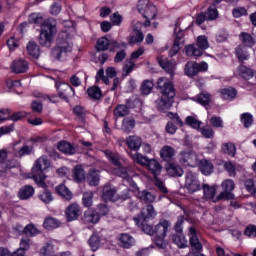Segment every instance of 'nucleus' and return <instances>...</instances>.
I'll use <instances>...</instances> for the list:
<instances>
[{
	"instance_id": "obj_26",
	"label": "nucleus",
	"mask_w": 256,
	"mask_h": 256,
	"mask_svg": "<svg viewBox=\"0 0 256 256\" xmlns=\"http://www.w3.org/2000/svg\"><path fill=\"white\" fill-rule=\"evenodd\" d=\"M160 157L163 159V161H171V159L175 157V148L171 146H164L160 150Z\"/></svg>"
},
{
	"instance_id": "obj_51",
	"label": "nucleus",
	"mask_w": 256,
	"mask_h": 256,
	"mask_svg": "<svg viewBox=\"0 0 256 256\" xmlns=\"http://www.w3.org/2000/svg\"><path fill=\"white\" fill-rule=\"evenodd\" d=\"M152 91H153V82L149 80H145L141 86L142 95H149V93H151Z\"/></svg>"
},
{
	"instance_id": "obj_23",
	"label": "nucleus",
	"mask_w": 256,
	"mask_h": 256,
	"mask_svg": "<svg viewBox=\"0 0 256 256\" xmlns=\"http://www.w3.org/2000/svg\"><path fill=\"white\" fill-rule=\"evenodd\" d=\"M26 49L30 57H33L34 59H39L41 55V49L39 48V45L35 43V41H30L27 44Z\"/></svg>"
},
{
	"instance_id": "obj_16",
	"label": "nucleus",
	"mask_w": 256,
	"mask_h": 256,
	"mask_svg": "<svg viewBox=\"0 0 256 256\" xmlns=\"http://www.w3.org/2000/svg\"><path fill=\"white\" fill-rule=\"evenodd\" d=\"M170 223L167 220H161L155 227L154 233L156 237H167V232L169 231Z\"/></svg>"
},
{
	"instance_id": "obj_56",
	"label": "nucleus",
	"mask_w": 256,
	"mask_h": 256,
	"mask_svg": "<svg viewBox=\"0 0 256 256\" xmlns=\"http://www.w3.org/2000/svg\"><path fill=\"white\" fill-rule=\"evenodd\" d=\"M39 199L46 204L51 203L53 201V194L49 190H44L41 194H39Z\"/></svg>"
},
{
	"instance_id": "obj_46",
	"label": "nucleus",
	"mask_w": 256,
	"mask_h": 256,
	"mask_svg": "<svg viewBox=\"0 0 256 256\" xmlns=\"http://www.w3.org/2000/svg\"><path fill=\"white\" fill-rule=\"evenodd\" d=\"M202 189L204 191V197L206 199H213L215 197V187L209 186V184H203Z\"/></svg>"
},
{
	"instance_id": "obj_7",
	"label": "nucleus",
	"mask_w": 256,
	"mask_h": 256,
	"mask_svg": "<svg viewBox=\"0 0 256 256\" xmlns=\"http://www.w3.org/2000/svg\"><path fill=\"white\" fill-rule=\"evenodd\" d=\"M222 188L224 189V191L213 200L214 203H217L218 201H222V199L224 201H229L235 197V195L231 193V191L235 189V182H233V180L224 181L222 183Z\"/></svg>"
},
{
	"instance_id": "obj_21",
	"label": "nucleus",
	"mask_w": 256,
	"mask_h": 256,
	"mask_svg": "<svg viewBox=\"0 0 256 256\" xmlns=\"http://www.w3.org/2000/svg\"><path fill=\"white\" fill-rule=\"evenodd\" d=\"M99 213L93 209H88L84 212V221L85 223H99Z\"/></svg>"
},
{
	"instance_id": "obj_38",
	"label": "nucleus",
	"mask_w": 256,
	"mask_h": 256,
	"mask_svg": "<svg viewBox=\"0 0 256 256\" xmlns=\"http://www.w3.org/2000/svg\"><path fill=\"white\" fill-rule=\"evenodd\" d=\"M88 183L89 185L93 187H97L99 185V181L101 179V176H99V171L97 170H92L89 175H88Z\"/></svg>"
},
{
	"instance_id": "obj_25",
	"label": "nucleus",
	"mask_w": 256,
	"mask_h": 256,
	"mask_svg": "<svg viewBox=\"0 0 256 256\" xmlns=\"http://www.w3.org/2000/svg\"><path fill=\"white\" fill-rule=\"evenodd\" d=\"M148 169L151 171V173L154 175V178H157L158 175H161V171L163 167H161V164L155 159H150L147 164Z\"/></svg>"
},
{
	"instance_id": "obj_6",
	"label": "nucleus",
	"mask_w": 256,
	"mask_h": 256,
	"mask_svg": "<svg viewBox=\"0 0 256 256\" xmlns=\"http://www.w3.org/2000/svg\"><path fill=\"white\" fill-rule=\"evenodd\" d=\"M158 89L162 97H167L168 99L175 98V87L167 78L158 79Z\"/></svg>"
},
{
	"instance_id": "obj_45",
	"label": "nucleus",
	"mask_w": 256,
	"mask_h": 256,
	"mask_svg": "<svg viewBox=\"0 0 256 256\" xmlns=\"http://www.w3.org/2000/svg\"><path fill=\"white\" fill-rule=\"evenodd\" d=\"M88 97L97 101V99H101V88L94 86L87 89Z\"/></svg>"
},
{
	"instance_id": "obj_30",
	"label": "nucleus",
	"mask_w": 256,
	"mask_h": 256,
	"mask_svg": "<svg viewBox=\"0 0 256 256\" xmlns=\"http://www.w3.org/2000/svg\"><path fill=\"white\" fill-rule=\"evenodd\" d=\"M130 157L133 159L134 163H138V165H148L151 160L139 152H135L134 154L130 152Z\"/></svg>"
},
{
	"instance_id": "obj_58",
	"label": "nucleus",
	"mask_w": 256,
	"mask_h": 256,
	"mask_svg": "<svg viewBox=\"0 0 256 256\" xmlns=\"http://www.w3.org/2000/svg\"><path fill=\"white\" fill-rule=\"evenodd\" d=\"M143 39H145L143 32L137 31L134 36L130 37L129 43L130 45H135V43H143Z\"/></svg>"
},
{
	"instance_id": "obj_50",
	"label": "nucleus",
	"mask_w": 256,
	"mask_h": 256,
	"mask_svg": "<svg viewBox=\"0 0 256 256\" xmlns=\"http://www.w3.org/2000/svg\"><path fill=\"white\" fill-rule=\"evenodd\" d=\"M88 243L92 251H97V249H99V245H101V239L99 236L93 234L88 240Z\"/></svg>"
},
{
	"instance_id": "obj_36",
	"label": "nucleus",
	"mask_w": 256,
	"mask_h": 256,
	"mask_svg": "<svg viewBox=\"0 0 256 256\" xmlns=\"http://www.w3.org/2000/svg\"><path fill=\"white\" fill-rule=\"evenodd\" d=\"M73 177H74L75 181H77L78 183L85 181V169H83L82 165H77L74 168Z\"/></svg>"
},
{
	"instance_id": "obj_33",
	"label": "nucleus",
	"mask_w": 256,
	"mask_h": 256,
	"mask_svg": "<svg viewBox=\"0 0 256 256\" xmlns=\"http://www.w3.org/2000/svg\"><path fill=\"white\" fill-rule=\"evenodd\" d=\"M35 194V189L32 186L26 185L19 191L20 199H29Z\"/></svg>"
},
{
	"instance_id": "obj_13",
	"label": "nucleus",
	"mask_w": 256,
	"mask_h": 256,
	"mask_svg": "<svg viewBox=\"0 0 256 256\" xmlns=\"http://www.w3.org/2000/svg\"><path fill=\"white\" fill-rule=\"evenodd\" d=\"M10 69L12 73L16 74L27 73V71L29 70V62L24 59L15 60L12 62Z\"/></svg>"
},
{
	"instance_id": "obj_15",
	"label": "nucleus",
	"mask_w": 256,
	"mask_h": 256,
	"mask_svg": "<svg viewBox=\"0 0 256 256\" xmlns=\"http://www.w3.org/2000/svg\"><path fill=\"white\" fill-rule=\"evenodd\" d=\"M79 215H81V210L79 209V205L71 204L66 209V219L68 222L77 221L79 219Z\"/></svg>"
},
{
	"instance_id": "obj_60",
	"label": "nucleus",
	"mask_w": 256,
	"mask_h": 256,
	"mask_svg": "<svg viewBox=\"0 0 256 256\" xmlns=\"http://www.w3.org/2000/svg\"><path fill=\"white\" fill-rule=\"evenodd\" d=\"M195 45H197L200 49H203L204 51L205 49H209V41L205 36H199L197 38V44Z\"/></svg>"
},
{
	"instance_id": "obj_14",
	"label": "nucleus",
	"mask_w": 256,
	"mask_h": 256,
	"mask_svg": "<svg viewBox=\"0 0 256 256\" xmlns=\"http://www.w3.org/2000/svg\"><path fill=\"white\" fill-rule=\"evenodd\" d=\"M158 63L160 65V67H162V69H164V71H166V73H168L169 75H171V77H173L174 73H175V60H168L167 58H158Z\"/></svg>"
},
{
	"instance_id": "obj_17",
	"label": "nucleus",
	"mask_w": 256,
	"mask_h": 256,
	"mask_svg": "<svg viewBox=\"0 0 256 256\" xmlns=\"http://www.w3.org/2000/svg\"><path fill=\"white\" fill-rule=\"evenodd\" d=\"M189 233L191 235L190 237V247L194 251H202L203 250V245L199 241V238L197 237V231L195 230L194 227L189 228Z\"/></svg>"
},
{
	"instance_id": "obj_54",
	"label": "nucleus",
	"mask_w": 256,
	"mask_h": 256,
	"mask_svg": "<svg viewBox=\"0 0 256 256\" xmlns=\"http://www.w3.org/2000/svg\"><path fill=\"white\" fill-rule=\"evenodd\" d=\"M197 102L200 103V105H209V103H211V95L202 92L198 95Z\"/></svg>"
},
{
	"instance_id": "obj_40",
	"label": "nucleus",
	"mask_w": 256,
	"mask_h": 256,
	"mask_svg": "<svg viewBox=\"0 0 256 256\" xmlns=\"http://www.w3.org/2000/svg\"><path fill=\"white\" fill-rule=\"evenodd\" d=\"M113 174L117 177H121L122 179H129V170L127 169V167L123 166V164L114 168Z\"/></svg>"
},
{
	"instance_id": "obj_57",
	"label": "nucleus",
	"mask_w": 256,
	"mask_h": 256,
	"mask_svg": "<svg viewBox=\"0 0 256 256\" xmlns=\"http://www.w3.org/2000/svg\"><path fill=\"white\" fill-rule=\"evenodd\" d=\"M133 69H135V62H133L132 60H128L127 63L123 67L122 75L124 77H127L128 75H130L132 73Z\"/></svg>"
},
{
	"instance_id": "obj_37",
	"label": "nucleus",
	"mask_w": 256,
	"mask_h": 256,
	"mask_svg": "<svg viewBox=\"0 0 256 256\" xmlns=\"http://www.w3.org/2000/svg\"><path fill=\"white\" fill-rule=\"evenodd\" d=\"M44 227L45 229H48V231H51V229H57L61 225V222L59 220L53 218V217H47L44 220Z\"/></svg>"
},
{
	"instance_id": "obj_19",
	"label": "nucleus",
	"mask_w": 256,
	"mask_h": 256,
	"mask_svg": "<svg viewBox=\"0 0 256 256\" xmlns=\"http://www.w3.org/2000/svg\"><path fill=\"white\" fill-rule=\"evenodd\" d=\"M126 143L129 149H132V151H139L141 145L143 144V140H141V137L139 136H129L126 139Z\"/></svg>"
},
{
	"instance_id": "obj_64",
	"label": "nucleus",
	"mask_w": 256,
	"mask_h": 256,
	"mask_svg": "<svg viewBox=\"0 0 256 256\" xmlns=\"http://www.w3.org/2000/svg\"><path fill=\"white\" fill-rule=\"evenodd\" d=\"M244 233H245L246 237L255 238L256 237V226L249 225L248 227H246Z\"/></svg>"
},
{
	"instance_id": "obj_28",
	"label": "nucleus",
	"mask_w": 256,
	"mask_h": 256,
	"mask_svg": "<svg viewBox=\"0 0 256 256\" xmlns=\"http://www.w3.org/2000/svg\"><path fill=\"white\" fill-rule=\"evenodd\" d=\"M187 57H201L203 55V49L198 47L196 44L185 47Z\"/></svg>"
},
{
	"instance_id": "obj_27",
	"label": "nucleus",
	"mask_w": 256,
	"mask_h": 256,
	"mask_svg": "<svg viewBox=\"0 0 256 256\" xmlns=\"http://www.w3.org/2000/svg\"><path fill=\"white\" fill-rule=\"evenodd\" d=\"M136 197L137 199H139V201H142L143 203H153V201H155V195L147 190L138 191Z\"/></svg>"
},
{
	"instance_id": "obj_43",
	"label": "nucleus",
	"mask_w": 256,
	"mask_h": 256,
	"mask_svg": "<svg viewBox=\"0 0 256 256\" xmlns=\"http://www.w3.org/2000/svg\"><path fill=\"white\" fill-rule=\"evenodd\" d=\"M222 151L225 155H229L230 157H234L237 153V148L233 143H224L222 145Z\"/></svg>"
},
{
	"instance_id": "obj_8",
	"label": "nucleus",
	"mask_w": 256,
	"mask_h": 256,
	"mask_svg": "<svg viewBox=\"0 0 256 256\" xmlns=\"http://www.w3.org/2000/svg\"><path fill=\"white\" fill-rule=\"evenodd\" d=\"M184 187L190 193H197V191H201V182H199V179H197V175H195V173H186Z\"/></svg>"
},
{
	"instance_id": "obj_3",
	"label": "nucleus",
	"mask_w": 256,
	"mask_h": 256,
	"mask_svg": "<svg viewBox=\"0 0 256 256\" xmlns=\"http://www.w3.org/2000/svg\"><path fill=\"white\" fill-rule=\"evenodd\" d=\"M102 197L104 201H127L129 199V190L126 189L122 194L117 193V189L105 186Z\"/></svg>"
},
{
	"instance_id": "obj_20",
	"label": "nucleus",
	"mask_w": 256,
	"mask_h": 256,
	"mask_svg": "<svg viewBox=\"0 0 256 256\" xmlns=\"http://www.w3.org/2000/svg\"><path fill=\"white\" fill-rule=\"evenodd\" d=\"M120 247L131 249L135 245V238L129 234H121L119 237Z\"/></svg>"
},
{
	"instance_id": "obj_53",
	"label": "nucleus",
	"mask_w": 256,
	"mask_h": 256,
	"mask_svg": "<svg viewBox=\"0 0 256 256\" xmlns=\"http://www.w3.org/2000/svg\"><path fill=\"white\" fill-rule=\"evenodd\" d=\"M241 122L246 129H249L250 125H253V115L250 113H244L241 115Z\"/></svg>"
},
{
	"instance_id": "obj_4",
	"label": "nucleus",
	"mask_w": 256,
	"mask_h": 256,
	"mask_svg": "<svg viewBox=\"0 0 256 256\" xmlns=\"http://www.w3.org/2000/svg\"><path fill=\"white\" fill-rule=\"evenodd\" d=\"M137 9L144 19H155L157 17V7L149 0H139Z\"/></svg>"
},
{
	"instance_id": "obj_61",
	"label": "nucleus",
	"mask_w": 256,
	"mask_h": 256,
	"mask_svg": "<svg viewBox=\"0 0 256 256\" xmlns=\"http://www.w3.org/2000/svg\"><path fill=\"white\" fill-rule=\"evenodd\" d=\"M200 133L206 139H213V137L215 136V132L213 131V128H200Z\"/></svg>"
},
{
	"instance_id": "obj_49",
	"label": "nucleus",
	"mask_w": 256,
	"mask_h": 256,
	"mask_svg": "<svg viewBox=\"0 0 256 256\" xmlns=\"http://www.w3.org/2000/svg\"><path fill=\"white\" fill-rule=\"evenodd\" d=\"M129 114V109L127 106L120 104L114 109L115 117H125Z\"/></svg>"
},
{
	"instance_id": "obj_42",
	"label": "nucleus",
	"mask_w": 256,
	"mask_h": 256,
	"mask_svg": "<svg viewBox=\"0 0 256 256\" xmlns=\"http://www.w3.org/2000/svg\"><path fill=\"white\" fill-rule=\"evenodd\" d=\"M200 170L203 175H211V173H213V164L207 160H202Z\"/></svg>"
},
{
	"instance_id": "obj_29",
	"label": "nucleus",
	"mask_w": 256,
	"mask_h": 256,
	"mask_svg": "<svg viewBox=\"0 0 256 256\" xmlns=\"http://www.w3.org/2000/svg\"><path fill=\"white\" fill-rule=\"evenodd\" d=\"M239 39L243 43L244 47H253L255 45V39H253V36L247 32H242L239 35Z\"/></svg>"
},
{
	"instance_id": "obj_10",
	"label": "nucleus",
	"mask_w": 256,
	"mask_h": 256,
	"mask_svg": "<svg viewBox=\"0 0 256 256\" xmlns=\"http://www.w3.org/2000/svg\"><path fill=\"white\" fill-rule=\"evenodd\" d=\"M179 162L184 167H195L197 163H199V159L197 158V154L193 151H182L179 154Z\"/></svg>"
},
{
	"instance_id": "obj_12",
	"label": "nucleus",
	"mask_w": 256,
	"mask_h": 256,
	"mask_svg": "<svg viewBox=\"0 0 256 256\" xmlns=\"http://www.w3.org/2000/svg\"><path fill=\"white\" fill-rule=\"evenodd\" d=\"M63 53H65V41L63 40V35L59 34L57 45L51 50V56L53 59H56V61H59L61 57H63Z\"/></svg>"
},
{
	"instance_id": "obj_24",
	"label": "nucleus",
	"mask_w": 256,
	"mask_h": 256,
	"mask_svg": "<svg viewBox=\"0 0 256 256\" xmlns=\"http://www.w3.org/2000/svg\"><path fill=\"white\" fill-rule=\"evenodd\" d=\"M166 171L170 177H183V168L178 164H168Z\"/></svg>"
},
{
	"instance_id": "obj_59",
	"label": "nucleus",
	"mask_w": 256,
	"mask_h": 256,
	"mask_svg": "<svg viewBox=\"0 0 256 256\" xmlns=\"http://www.w3.org/2000/svg\"><path fill=\"white\" fill-rule=\"evenodd\" d=\"M95 79L96 83H99L102 80L105 85H109V78L105 76V70H103V68L98 70Z\"/></svg>"
},
{
	"instance_id": "obj_18",
	"label": "nucleus",
	"mask_w": 256,
	"mask_h": 256,
	"mask_svg": "<svg viewBox=\"0 0 256 256\" xmlns=\"http://www.w3.org/2000/svg\"><path fill=\"white\" fill-rule=\"evenodd\" d=\"M155 105L158 111H167V109H171L173 105V98L161 96L158 100L155 101Z\"/></svg>"
},
{
	"instance_id": "obj_44",
	"label": "nucleus",
	"mask_w": 256,
	"mask_h": 256,
	"mask_svg": "<svg viewBox=\"0 0 256 256\" xmlns=\"http://www.w3.org/2000/svg\"><path fill=\"white\" fill-rule=\"evenodd\" d=\"M93 191H87L83 193L82 205L84 207H91L93 205Z\"/></svg>"
},
{
	"instance_id": "obj_1",
	"label": "nucleus",
	"mask_w": 256,
	"mask_h": 256,
	"mask_svg": "<svg viewBox=\"0 0 256 256\" xmlns=\"http://www.w3.org/2000/svg\"><path fill=\"white\" fill-rule=\"evenodd\" d=\"M57 33V21L53 18L44 20L42 30L39 35V43L41 47H51L53 37Z\"/></svg>"
},
{
	"instance_id": "obj_63",
	"label": "nucleus",
	"mask_w": 256,
	"mask_h": 256,
	"mask_svg": "<svg viewBox=\"0 0 256 256\" xmlns=\"http://www.w3.org/2000/svg\"><path fill=\"white\" fill-rule=\"evenodd\" d=\"M233 17H236V19H239V17H243V15H247V9L243 7H238L233 9L232 11Z\"/></svg>"
},
{
	"instance_id": "obj_47",
	"label": "nucleus",
	"mask_w": 256,
	"mask_h": 256,
	"mask_svg": "<svg viewBox=\"0 0 256 256\" xmlns=\"http://www.w3.org/2000/svg\"><path fill=\"white\" fill-rule=\"evenodd\" d=\"M245 189L248 193H251L253 197H256V181L253 179H247L244 182Z\"/></svg>"
},
{
	"instance_id": "obj_2",
	"label": "nucleus",
	"mask_w": 256,
	"mask_h": 256,
	"mask_svg": "<svg viewBox=\"0 0 256 256\" xmlns=\"http://www.w3.org/2000/svg\"><path fill=\"white\" fill-rule=\"evenodd\" d=\"M50 166L51 162H49L47 156H42L35 162L34 167L32 168V179L35 183L45 187V174H43V171L49 169Z\"/></svg>"
},
{
	"instance_id": "obj_5",
	"label": "nucleus",
	"mask_w": 256,
	"mask_h": 256,
	"mask_svg": "<svg viewBox=\"0 0 256 256\" xmlns=\"http://www.w3.org/2000/svg\"><path fill=\"white\" fill-rule=\"evenodd\" d=\"M207 69H209V65L207 64V62L197 63V62L190 61L186 63L184 68V73L188 77H195L197 73L207 71Z\"/></svg>"
},
{
	"instance_id": "obj_62",
	"label": "nucleus",
	"mask_w": 256,
	"mask_h": 256,
	"mask_svg": "<svg viewBox=\"0 0 256 256\" xmlns=\"http://www.w3.org/2000/svg\"><path fill=\"white\" fill-rule=\"evenodd\" d=\"M20 249H22L24 252L29 251L31 249V239L29 238H22L20 241Z\"/></svg>"
},
{
	"instance_id": "obj_34",
	"label": "nucleus",
	"mask_w": 256,
	"mask_h": 256,
	"mask_svg": "<svg viewBox=\"0 0 256 256\" xmlns=\"http://www.w3.org/2000/svg\"><path fill=\"white\" fill-rule=\"evenodd\" d=\"M135 129V119L133 118H124L122 121V131L125 133H131Z\"/></svg>"
},
{
	"instance_id": "obj_11",
	"label": "nucleus",
	"mask_w": 256,
	"mask_h": 256,
	"mask_svg": "<svg viewBox=\"0 0 256 256\" xmlns=\"http://www.w3.org/2000/svg\"><path fill=\"white\" fill-rule=\"evenodd\" d=\"M157 216V211L153 205L148 204L144 208H142L139 218H135L134 221L136 225H139V221H149V219H153Z\"/></svg>"
},
{
	"instance_id": "obj_55",
	"label": "nucleus",
	"mask_w": 256,
	"mask_h": 256,
	"mask_svg": "<svg viewBox=\"0 0 256 256\" xmlns=\"http://www.w3.org/2000/svg\"><path fill=\"white\" fill-rule=\"evenodd\" d=\"M141 230L146 233V235H155V230L153 229V226L147 224V221H139Z\"/></svg>"
},
{
	"instance_id": "obj_22",
	"label": "nucleus",
	"mask_w": 256,
	"mask_h": 256,
	"mask_svg": "<svg viewBox=\"0 0 256 256\" xmlns=\"http://www.w3.org/2000/svg\"><path fill=\"white\" fill-rule=\"evenodd\" d=\"M172 241L177 245L179 249H185L189 247L187 244V239H185V235L183 233H175L172 235Z\"/></svg>"
},
{
	"instance_id": "obj_52",
	"label": "nucleus",
	"mask_w": 256,
	"mask_h": 256,
	"mask_svg": "<svg viewBox=\"0 0 256 256\" xmlns=\"http://www.w3.org/2000/svg\"><path fill=\"white\" fill-rule=\"evenodd\" d=\"M186 125H189L192 129H201V121L197 120V118L193 116H188L186 118Z\"/></svg>"
},
{
	"instance_id": "obj_32",
	"label": "nucleus",
	"mask_w": 256,
	"mask_h": 256,
	"mask_svg": "<svg viewBox=\"0 0 256 256\" xmlns=\"http://www.w3.org/2000/svg\"><path fill=\"white\" fill-rule=\"evenodd\" d=\"M105 155L109 159V161L112 162V165H115L116 167H121V155L113 153L109 150H106Z\"/></svg>"
},
{
	"instance_id": "obj_41",
	"label": "nucleus",
	"mask_w": 256,
	"mask_h": 256,
	"mask_svg": "<svg viewBox=\"0 0 256 256\" xmlns=\"http://www.w3.org/2000/svg\"><path fill=\"white\" fill-rule=\"evenodd\" d=\"M110 40L106 37H101L97 40L96 51H107L109 49Z\"/></svg>"
},
{
	"instance_id": "obj_31",
	"label": "nucleus",
	"mask_w": 256,
	"mask_h": 256,
	"mask_svg": "<svg viewBox=\"0 0 256 256\" xmlns=\"http://www.w3.org/2000/svg\"><path fill=\"white\" fill-rule=\"evenodd\" d=\"M237 73L242 79L249 80L253 77V70L245 65H240L237 69Z\"/></svg>"
},
{
	"instance_id": "obj_35",
	"label": "nucleus",
	"mask_w": 256,
	"mask_h": 256,
	"mask_svg": "<svg viewBox=\"0 0 256 256\" xmlns=\"http://www.w3.org/2000/svg\"><path fill=\"white\" fill-rule=\"evenodd\" d=\"M236 56L240 63H243V61H247L249 59V52H247V49L243 45H239L236 48Z\"/></svg>"
},
{
	"instance_id": "obj_39",
	"label": "nucleus",
	"mask_w": 256,
	"mask_h": 256,
	"mask_svg": "<svg viewBox=\"0 0 256 256\" xmlns=\"http://www.w3.org/2000/svg\"><path fill=\"white\" fill-rule=\"evenodd\" d=\"M221 94L223 99L231 101V99H235V97H237V90L233 87L224 88L221 90Z\"/></svg>"
},
{
	"instance_id": "obj_48",
	"label": "nucleus",
	"mask_w": 256,
	"mask_h": 256,
	"mask_svg": "<svg viewBox=\"0 0 256 256\" xmlns=\"http://www.w3.org/2000/svg\"><path fill=\"white\" fill-rule=\"evenodd\" d=\"M23 233L24 235H27V237H35V235H39V229H37L33 224H28L23 229Z\"/></svg>"
},
{
	"instance_id": "obj_9",
	"label": "nucleus",
	"mask_w": 256,
	"mask_h": 256,
	"mask_svg": "<svg viewBox=\"0 0 256 256\" xmlns=\"http://www.w3.org/2000/svg\"><path fill=\"white\" fill-rule=\"evenodd\" d=\"M219 17V11L215 6H210L206 12H201L196 18L197 25H203L205 21H215Z\"/></svg>"
}]
</instances>
